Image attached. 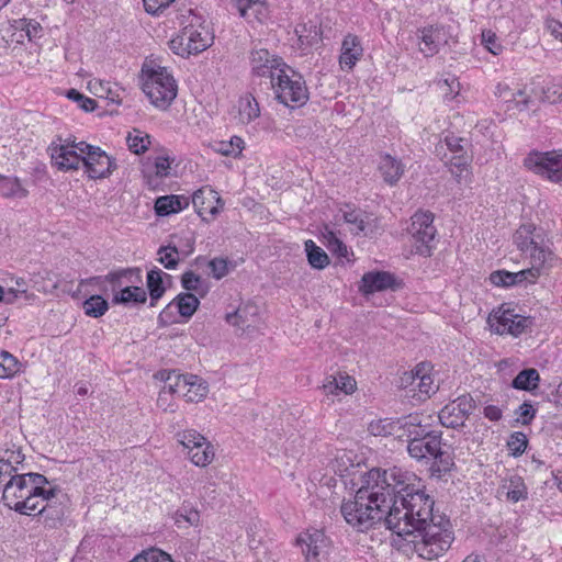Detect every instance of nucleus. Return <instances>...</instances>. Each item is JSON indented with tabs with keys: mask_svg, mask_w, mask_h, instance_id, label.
Masks as SVG:
<instances>
[{
	"mask_svg": "<svg viewBox=\"0 0 562 562\" xmlns=\"http://www.w3.org/2000/svg\"><path fill=\"white\" fill-rule=\"evenodd\" d=\"M435 501L426 493L422 480L413 472L393 467L372 469L362 477V485L352 499L340 506L346 522L358 531H367L384 521L400 537L435 520Z\"/></svg>",
	"mask_w": 562,
	"mask_h": 562,
	"instance_id": "f257e3e1",
	"label": "nucleus"
},
{
	"mask_svg": "<svg viewBox=\"0 0 562 562\" xmlns=\"http://www.w3.org/2000/svg\"><path fill=\"white\" fill-rule=\"evenodd\" d=\"M179 20L182 30L169 42V47L175 54L189 57L202 53L212 45L213 35L202 15L189 9Z\"/></svg>",
	"mask_w": 562,
	"mask_h": 562,
	"instance_id": "f03ea898",
	"label": "nucleus"
},
{
	"mask_svg": "<svg viewBox=\"0 0 562 562\" xmlns=\"http://www.w3.org/2000/svg\"><path fill=\"white\" fill-rule=\"evenodd\" d=\"M418 535H413L414 552L425 560H437L445 555L451 548L454 541V532L451 528L450 521L439 518L436 522L432 520L425 525V528L415 530Z\"/></svg>",
	"mask_w": 562,
	"mask_h": 562,
	"instance_id": "7ed1b4c3",
	"label": "nucleus"
},
{
	"mask_svg": "<svg viewBox=\"0 0 562 562\" xmlns=\"http://www.w3.org/2000/svg\"><path fill=\"white\" fill-rule=\"evenodd\" d=\"M522 258L538 266L550 267L554 259L546 231L532 223L520 225L513 236Z\"/></svg>",
	"mask_w": 562,
	"mask_h": 562,
	"instance_id": "20e7f679",
	"label": "nucleus"
},
{
	"mask_svg": "<svg viewBox=\"0 0 562 562\" xmlns=\"http://www.w3.org/2000/svg\"><path fill=\"white\" fill-rule=\"evenodd\" d=\"M142 89L150 102L158 109L166 110L177 97L178 86L167 68L144 64L142 67Z\"/></svg>",
	"mask_w": 562,
	"mask_h": 562,
	"instance_id": "39448f33",
	"label": "nucleus"
},
{
	"mask_svg": "<svg viewBox=\"0 0 562 562\" xmlns=\"http://www.w3.org/2000/svg\"><path fill=\"white\" fill-rule=\"evenodd\" d=\"M271 86L278 100L289 108L302 106L308 100L305 80L288 65L279 69L276 78L271 79Z\"/></svg>",
	"mask_w": 562,
	"mask_h": 562,
	"instance_id": "423d86ee",
	"label": "nucleus"
},
{
	"mask_svg": "<svg viewBox=\"0 0 562 562\" xmlns=\"http://www.w3.org/2000/svg\"><path fill=\"white\" fill-rule=\"evenodd\" d=\"M403 427H407L409 436H414L407 446L408 453L416 460H431L441 448V435L436 431H427L418 416L409 415L404 418Z\"/></svg>",
	"mask_w": 562,
	"mask_h": 562,
	"instance_id": "0eeeda50",
	"label": "nucleus"
},
{
	"mask_svg": "<svg viewBox=\"0 0 562 562\" xmlns=\"http://www.w3.org/2000/svg\"><path fill=\"white\" fill-rule=\"evenodd\" d=\"M79 142L76 138H63L56 136L47 147L53 167L59 171L78 170L81 165L82 154L78 150Z\"/></svg>",
	"mask_w": 562,
	"mask_h": 562,
	"instance_id": "6e6552de",
	"label": "nucleus"
},
{
	"mask_svg": "<svg viewBox=\"0 0 562 562\" xmlns=\"http://www.w3.org/2000/svg\"><path fill=\"white\" fill-rule=\"evenodd\" d=\"M487 323L491 329L498 335H512L518 337L525 333L531 325L530 317H526L515 313V310L506 307L505 305L494 310Z\"/></svg>",
	"mask_w": 562,
	"mask_h": 562,
	"instance_id": "1a4fd4ad",
	"label": "nucleus"
},
{
	"mask_svg": "<svg viewBox=\"0 0 562 562\" xmlns=\"http://www.w3.org/2000/svg\"><path fill=\"white\" fill-rule=\"evenodd\" d=\"M524 166L551 182L559 183L562 181V153L554 150L531 151L524 159Z\"/></svg>",
	"mask_w": 562,
	"mask_h": 562,
	"instance_id": "9d476101",
	"label": "nucleus"
},
{
	"mask_svg": "<svg viewBox=\"0 0 562 562\" xmlns=\"http://www.w3.org/2000/svg\"><path fill=\"white\" fill-rule=\"evenodd\" d=\"M78 150L82 154L81 165L91 179H102L116 168L114 160L100 147L79 142Z\"/></svg>",
	"mask_w": 562,
	"mask_h": 562,
	"instance_id": "9b49d317",
	"label": "nucleus"
},
{
	"mask_svg": "<svg viewBox=\"0 0 562 562\" xmlns=\"http://www.w3.org/2000/svg\"><path fill=\"white\" fill-rule=\"evenodd\" d=\"M434 215L430 212H417L412 216L408 232L415 241V250L422 256L431 255V241L436 236V228L432 225Z\"/></svg>",
	"mask_w": 562,
	"mask_h": 562,
	"instance_id": "f8f14e48",
	"label": "nucleus"
},
{
	"mask_svg": "<svg viewBox=\"0 0 562 562\" xmlns=\"http://www.w3.org/2000/svg\"><path fill=\"white\" fill-rule=\"evenodd\" d=\"M297 542L306 562H330L331 541L324 532L315 530L299 537Z\"/></svg>",
	"mask_w": 562,
	"mask_h": 562,
	"instance_id": "ddd939ff",
	"label": "nucleus"
},
{
	"mask_svg": "<svg viewBox=\"0 0 562 562\" xmlns=\"http://www.w3.org/2000/svg\"><path fill=\"white\" fill-rule=\"evenodd\" d=\"M474 409V401L470 395H461L447 404L439 412V420L443 427L458 428Z\"/></svg>",
	"mask_w": 562,
	"mask_h": 562,
	"instance_id": "4468645a",
	"label": "nucleus"
},
{
	"mask_svg": "<svg viewBox=\"0 0 562 562\" xmlns=\"http://www.w3.org/2000/svg\"><path fill=\"white\" fill-rule=\"evenodd\" d=\"M65 495L57 487H49L46 501L41 507L40 520L49 528H55L64 518L66 513Z\"/></svg>",
	"mask_w": 562,
	"mask_h": 562,
	"instance_id": "2eb2a0df",
	"label": "nucleus"
},
{
	"mask_svg": "<svg viewBox=\"0 0 562 562\" xmlns=\"http://www.w3.org/2000/svg\"><path fill=\"white\" fill-rule=\"evenodd\" d=\"M251 70L259 77L274 79L279 69L286 66L282 58L271 54L266 48H254L250 54Z\"/></svg>",
	"mask_w": 562,
	"mask_h": 562,
	"instance_id": "dca6fc26",
	"label": "nucleus"
},
{
	"mask_svg": "<svg viewBox=\"0 0 562 562\" xmlns=\"http://www.w3.org/2000/svg\"><path fill=\"white\" fill-rule=\"evenodd\" d=\"M418 49L424 56L431 57L436 55L440 47L447 44V34L441 26H427L417 31Z\"/></svg>",
	"mask_w": 562,
	"mask_h": 562,
	"instance_id": "f3484780",
	"label": "nucleus"
},
{
	"mask_svg": "<svg viewBox=\"0 0 562 562\" xmlns=\"http://www.w3.org/2000/svg\"><path fill=\"white\" fill-rule=\"evenodd\" d=\"M192 203L199 215L211 214L215 216L224 206L218 193L211 187H203L192 195Z\"/></svg>",
	"mask_w": 562,
	"mask_h": 562,
	"instance_id": "a211bd4d",
	"label": "nucleus"
},
{
	"mask_svg": "<svg viewBox=\"0 0 562 562\" xmlns=\"http://www.w3.org/2000/svg\"><path fill=\"white\" fill-rule=\"evenodd\" d=\"M342 217L345 222L351 225V232L355 234L362 233L366 236L374 234L378 229V221L366 212L357 209L344 211Z\"/></svg>",
	"mask_w": 562,
	"mask_h": 562,
	"instance_id": "6ab92c4d",
	"label": "nucleus"
},
{
	"mask_svg": "<svg viewBox=\"0 0 562 562\" xmlns=\"http://www.w3.org/2000/svg\"><path fill=\"white\" fill-rule=\"evenodd\" d=\"M395 285V278L392 273L386 271L367 272L361 278L359 290L368 295L374 292L385 291L393 289Z\"/></svg>",
	"mask_w": 562,
	"mask_h": 562,
	"instance_id": "aec40b11",
	"label": "nucleus"
},
{
	"mask_svg": "<svg viewBox=\"0 0 562 562\" xmlns=\"http://www.w3.org/2000/svg\"><path fill=\"white\" fill-rule=\"evenodd\" d=\"M259 308L254 303L239 305L234 312L225 315V321L241 330L254 327L257 323Z\"/></svg>",
	"mask_w": 562,
	"mask_h": 562,
	"instance_id": "412c9836",
	"label": "nucleus"
},
{
	"mask_svg": "<svg viewBox=\"0 0 562 562\" xmlns=\"http://www.w3.org/2000/svg\"><path fill=\"white\" fill-rule=\"evenodd\" d=\"M363 55V48L358 36L348 34L341 44L339 64L341 69L351 70Z\"/></svg>",
	"mask_w": 562,
	"mask_h": 562,
	"instance_id": "4be33fe9",
	"label": "nucleus"
},
{
	"mask_svg": "<svg viewBox=\"0 0 562 562\" xmlns=\"http://www.w3.org/2000/svg\"><path fill=\"white\" fill-rule=\"evenodd\" d=\"M30 492L26 484V477L20 474L15 477H10L2 487V499L4 505L10 509L15 510V504L20 503L21 499Z\"/></svg>",
	"mask_w": 562,
	"mask_h": 562,
	"instance_id": "5701e85b",
	"label": "nucleus"
},
{
	"mask_svg": "<svg viewBox=\"0 0 562 562\" xmlns=\"http://www.w3.org/2000/svg\"><path fill=\"white\" fill-rule=\"evenodd\" d=\"M411 381V385L414 390H418L419 400L427 398L437 391V386L434 385V381L430 375L424 372V369L419 366L416 367L415 371H412L409 375L402 379V383Z\"/></svg>",
	"mask_w": 562,
	"mask_h": 562,
	"instance_id": "b1692460",
	"label": "nucleus"
},
{
	"mask_svg": "<svg viewBox=\"0 0 562 562\" xmlns=\"http://www.w3.org/2000/svg\"><path fill=\"white\" fill-rule=\"evenodd\" d=\"M379 170L383 177V180L387 184L394 186L402 178L405 170V166L402 164L401 160L386 154L383 155L380 159Z\"/></svg>",
	"mask_w": 562,
	"mask_h": 562,
	"instance_id": "393cba45",
	"label": "nucleus"
},
{
	"mask_svg": "<svg viewBox=\"0 0 562 562\" xmlns=\"http://www.w3.org/2000/svg\"><path fill=\"white\" fill-rule=\"evenodd\" d=\"M189 205V199L182 195H164L155 202V212L159 216L178 213Z\"/></svg>",
	"mask_w": 562,
	"mask_h": 562,
	"instance_id": "a878e982",
	"label": "nucleus"
},
{
	"mask_svg": "<svg viewBox=\"0 0 562 562\" xmlns=\"http://www.w3.org/2000/svg\"><path fill=\"white\" fill-rule=\"evenodd\" d=\"M181 285L199 297H204L210 292V282L193 271H186L181 276Z\"/></svg>",
	"mask_w": 562,
	"mask_h": 562,
	"instance_id": "bb28decb",
	"label": "nucleus"
},
{
	"mask_svg": "<svg viewBox=\"0 0 562 562\" xmlns=\"http://www.w3.org/2000/svg\"><path fill=\"white\" fill-rule=\"evenodd\" d=\"M45 501L46 494L27 493L20 503L15 504V512L21 515L38 516Z\"/></svg>",
	"mask_w": 562,
	"mask_h": 562,
	"instance_id": "cd10ccee",
	"label": "nucleus"
},
{
	"mask_svg": "<svg viewBox=\"0 0 562 562\" xmlns=\"http://www.w3.org/2000/svg\"><path fill=\"white\" fill-rule=\"evenodd\" d=\"M237 108L238 120L243 124H248L260 115L259 104L251 94L240 97Z\"/></svg>",
	"mask_w": 562,
	"mask_h": 562,
	"instance_id": "c85d7f7f",
	"label": "nucleus"
},
{
	"mask_svg": "<svg viewBox=\"0 0 562 562\" xmlns=\"http://www.w3.org/2000/svg\"><path fill=\"white\" fill-rule=\"evenodd\" d=\"M506 493L507 499L517 503L527 498V486L519 475H512L508 480H505L501 486Z\"/></svg>",
	"mask_w": 562,
	"mask_h": 562,
	"instance_id": "c756f323",
	"label": "nucleus"
},
{
	"mask_svg": "<svg viewBox=\"0 0 562 562\" xmlns=\"http://www.w3.org/2000/svg\"><path fill=\"white\" fill-rule=\"evenodd\" d=\"M172 303L182 317L190 318L198 310L200 300L195 294L186 292L178 294Z\"/></svg>",
	"mask_w": 562,
	"mask_h": 562,
	"instance_id": "7c9ffc66",
	"label": "nucleus"
},
{
	"mask_svg": "<svg viewBox=\"0 0 562 562\" xmlns=\"http://www.w3.org/2000/svg\"><path fill=\"white\" fill-rule=\"evenodd\" d=\"M162 276H166V273L158 268H154L147 273L146 283L150 296V306H155L156 302L166 291L162 282Z\"/></svg>",
	"mask_w": 562,
	"mask_h": 562,
	"instance_id": "2f4dec72",
	"label": "nucleus"
},
{
	"mask_svg": "<svg viewBox=\"0 0 562 562\" xmlns=\"http://www.w3.org/2000/svg\"><path fill=\"white\" fill-rule=\"evenodd\" d=\"M89 89L90 91L98 98H102L108 100L111 103L120 104L121 103V97L120 91H124L121 88L113 89L110 86V82H104L101 80H94L89 82Z\"/></svg>",
	"mask_w": 562,
	"mask_h": 562,
	"instance_id": "473e14b6",
	"label": "nucleus"
},
{
	"mask_svg": "<svg viewBox=\"0 0 562 562\" xmlns=\"http://www.w3.org/2000/svg\"><path fill=\"white\" fill-rule=\"evenodd\" d=\"M431 460V474L438 477L451 471V469L454 465L452 453L448 449H443L442 447L439 449V452H437Z\"/></svg>",
	"mask_w": 562,
	"mask_h": 562,
	"instance_id": "72a5a7b5",
	"label": "nucleus"
},
{
	"mask_svg": "<svg viewBox=\"0 0 562 562\" xmlns=\"http://www.w3.org/2000/svg\"><path fill=\"white\" fill-rule=\"evenodd\" d=\"M540 381L539 372L533 369H525L520 371L512 382V386L516 390L533 391L538 387Z\"/></svg>",
	"mask_w": 562,
	"mask_h": 562,
	"instance_id": "f704fd0d",
	"label": "nucleus"
},
{
	"mask_svg": "<svg viewBox=\"0 0 562 562\" xmlns=\"http://www.w3.org/2000/svg\"><path fill=\"white\" fill-rule=\"evenodd\" d=\"M305 251L307 255L308 263L318 270L326 268L329 265L327 254L318 247L313 240L305 241Z\"/></svg>",
	"mask_w": 562,
	"mask_h": 562,
	"instance_id": "c9c22d12",
	"label": "nucleus"
},
{
	"mask_svg": "<svg viewBox=\"0 0 562 562\" xmlns=\"http://www.w3.org/2000/svg\"><path fill=\"white\" fill-rule=\"evenodd\" d=\"M147 300L146 291L140 286H125L114 295L113 302L116 304L145 303Z\"/></svg>",
	"mask_w": 562,
	"mask_h": 562,
	"instance_id": "e433bc0d",
	"label": "nucleus"
},
{
	"mask_svg": "<svg viewBox=\"0 0 562 562\" xmlns=\"http://www.w3.org/2000/svg\"><path fill=\"white\" fill-rule=\"evenodd\" d=\"M201 446L200 450L192 449L191 451H187V454L196 467H206L215 457L214 448L209 441Z\"/></svg>",
	"mask_w": 562,
	"mask_h": 562,
	"instance_id": "4c0bfd02",
	"label": "nucleus"
},
{
	"mask_svg": "<svg viewBox=\"0 0 562 562\" xmlns=\"http://www.w3.org/2000/svg\"><path fill=\"white\" fill-rule=\"evenodd\" d=\"M86 315L98 318L103 316L109 310V303L101 295H91L83 304Z\"/></svg>",
	"mask_w": 562,
	"mask_h": 562,
	"instance_id": "58836bf2",
	"label": "nucleus"
},
{
	"mask_svg": "<svg viewBox=\"0 0 562 562\" xmlns=\"http://www.w3.org/2000/svg\"><path fill=\"white\" fill-rule=\"evenodd\" d=\"M244 140L238 136H233L229 140H221L214 144V150L224 156L237 157L241 154Z\"/></svg>",
	"mask_w": 562,
	"mask_h": 562,
	"instance_id": "ea45409f",
	"label": "nucleus"
},
{
	"mask_svg": "<svg viewBox=\"0 0 562 562\" xmlns=\"http://www.w3.org/2000/svg\"><path fill=\"white\" fill-rule=\"evenodd\" d=\"M530 267L522 269L518 272H513L515 285L536 283L541 272L547 268L544 266H538L535 262H529Z\"/></svg>",
	"mask_w": 562,
	"mask_h": 562,
	"instance_id": "a19ab883",
	"label": "nucleus"
},
{
	"mask_svg": "<svg viewBox=\"0 0 562 562\" xmlns=\"http://www.w3.org/2000/svg\"><path fill=\"white\" fill-rule=\"evenodd\" d=\"M177 438L179 443H181L187 451H191L192 449L200 450L201 445L207 441L204 436L193 429L178 432Z\"/></svg>",
	"mask_w": 562,
	"mask_h": 562,
	"instance_id": "79ce46f5",
	"label": "nucleus"
},
{
	"mask_svg": "<svg viewBox=\"0 0 562 562\" xmlns=\"http://www.w3.org/2000/svg\"><path fill=\"white\" fill-rule=\"evenodd\" d=\"M471 160L472 156L469 155L468 151L451 155L449 158L450 171L459 182L461 181L463 171L468 170Z\"/></svg>",
	"mask_w": 562,
	"mask_h": 562,
	"instance_id": "37998d69",
	"label": "nucleus"
},
{
	"mask_svg": "<svg viewBox=\"0 0 562 562\" xmlns=\"http://www.w3.org/2000/svg\"><path fill=\"white\" fill-rule=\"evenodd\" d=\"M158 258L157 260L169 270H173L177 268L180 258L179 251L176 246H160L157 251Z\"/></svg>",
	"mask_w": 562,
	"mask_h": 562,
	"instance_id": "c03bdc74",
	"label": "nucleus"
},
{
	"mask_svg": "<svg viewBox=\"0 0 562 562\" xmlns=\"http://www.w3.org/2000/svg\"><path fill=\"white\" fill-rule=\"evenodd\" d=\"M155 378L164 382L162 390H167L170 395H175L184 375L176 371L162 370L157 372Z\"/></svg>",
	"mask_w": 562,
	"mask_h": 562,
	"instance_id": "a18cd8bd",
	"label": "nucleus"
},
{
	"mask_svg": "<svg viewBox=\"0 0 562 562\" xmlns=\"http://www.w3.org/2000/svg\"><path fill=\"white\" fill-rule=\"evenodd\" d=\"M207 268L210 269V273L214 279L221 280L227 276L232 269L235 268V265L227 258L215 257L207 262Z\"/></svg>",
	"mask_w": 562,
	"mask_h": 562,
	"instance_id": "49530a36",
	"label": "nucleus"
},
{
	"mask_svg": "<svg viewBox=\"0 0 562 562\" xmlns=\"http://www.w3.org/2000/svg\"><path fill=\"white\" fill-rule=\"evenodd\" d=\"M130 562H173V560L165 551L149 548L136 554Z\"/></svg>",
	"mask_w": 562,
	"mask_h": 562,
	"instance_id": "de8ad7c7",
	"label": "nucleus"
},
{
	"mask_svg": "<svg viewBox=\"0 0 562 562\" xmlns=\"http://www.w3.org/2000/svg\"><path fill=\"white\" fill-rule=\"evenodd\" d=\"M207 392L209 389L205 382L195 375V379H192L189 389L184 393V398L191 403L200 402L207 395Z\"/></svg>",
	"mask_w": 562,
	"mask_h": 562,
	"instance_id": "09e8293b",
	"label": "nucleus"
},
{
	"mask_svg": "<svg viewBox=\"0 0 562 562\" xmlns=\"http://www.w3.org/2000/svg\"><path fill=\"white\" fill-rule=\"evenodd\" d=\"M397 423L389 419H379L371 422L368 426V430L373 436H390L393 435Z\"/></svg>",
	"mask_w": 562,
	"mask_h": 562,
	"instance_id": "8fccbe9b",
	"label": "nucleus"
},
{
	"mask_svg": "<svg viewBox=\"0 0 562 562\" xmlns=\"http://www.w3.org/2000/svg\"><path fill=\"white\" fill-rule=\"evenodd\" d=\"M135 132H136V134H134V135L128 134L126 142H127L130 150L133 151L134 154L138 155V154L145 153L147 150L150 142H149L148 135H142V133L139 131H135Z\"/></svg>",
	"mask_w": 562,
	"mask_h": 562,
	"instance_id": "3c124183",
	"label": "nucleus"
},
{
	"mask_svg": "<svg viewBox=\"0 0 562 562\" xmlns=\"http://www.w3.org/2000/svg\"><path fill=\"white\" fill-rule=\"evenodd\" d=\"M20 475L26 477V484L32 493L47 494L48 488H46L45 485L48 484V481L46 476L33 472Z\"/></svg>",
	"mask_w": 562,
	"mask_h": 562,
	"instance_id": "603ef678",
	"label": "nucleus"
},
{
	"mask_svg": "<svg viewBox=\"0 0 562 562\" xmlns=\"http://www.w3.org/2000/svg\"><path fill=\"white\" fill-rule=\"evenodd\" d=\"M527 445V436L520 431L512 434L507 441V447L515 457L521 456L525 452Z\"/></svg>",
	"mask_w": 562,
	"mask_h": 562,
	"instance_id": "864d4df0",
	"label": "nucleus"
},
{
	"mask_svg": "<svg viewBox=\"0 0 562 562\" xmlns=\"http://www.w3.org/2000/svg\"><path fill=\"white\" fill-rule=\"evenodd\" d=\"M536 413L537 411L529 402H524L515 411L516 422L524 426L530 425L536 417Z\"/></svg>",
	"mask_w": 562,
	"mask_h": 562,
	"instance_id": "5fc2aeb1",
	"label": "nucleus"
},
{
	"mask_svg": "<svg viewBox=\"0 0 562 562\" xmlns=\"http://www.w3.org/2000/svg\"><path fill=\"white\" fill-rule=\"evenodd\" d=\"M324 237L327 239V247L333 254L342 258L347 257V246L333 232H327Z\"/></svg>",
	"mask_w": 562,
	"mask_h": 562,
	"instance_id": "6e6d98bb",
	"label": "nucleus"
},
{
	"mask_svg": "<svg viewBox=\"0 0 562 562\" xmlns=\"http://www.w3.org/2000/svg\"><path fill=\"white\" fill-rule=\"evenodd\" d=\"M482 44L493 55L501 54V52L503 49L502 44L497 40V36L495 35V33H493L491 31L482 32Z\"/></svg>",
	"mask_w": 562,
	"mask_h": 562,
	"instance_id": "4d7b16f0",
	"label": "nucleus"
},
{
	"mask_svg": "<svg viewBox=\"0 0 562 562\" xmlns=\"http://www.w3.org/2000/svg\"><path fill=\"white\" fill-rule=\"evenodd\" d=\"M490 280L497 286H513L515 285L513 272L506 270H497L491 273Z\"/></svg>",
	"mask_w": 562,
	"mask_h": 562,
	"instance_id": "13d9d810",
	"label": "nucleus"
},
{
	"mask_svg": "<svg viewBox=\"0 0 562 562\" xmlns=\"http://www.w3.org/2000/svg\"><path fill=\"white\" fill-rule=\"evenodd\" d=\"M542 101L549 102L551 104L558 103L562 101V86L559 85H549L542 89Z\"/></svg>",
	"mask_w": 562,
	"mask_h": 562,
	"instance_id": "bf43d9fd",
	"label": "nucleus"
},
{
	"mask_svg": "<svg viewBox=\"0 0 562 562\" xmlns=\"http://www.w3.org/2000/svg\"><path fill=\"white\" fill-rule=\"evenodd\" d=\"M445 144H446L447 148L449 149V151L451 153V155L467 151V149H465L467 140L464 138L457 137L454 135H447L445 137Z\"/></svg>",
	"mask_w": 562,
	"mask_h": 562,
	"instance_id": "052dcab7",
	"label": "nucleus"
},
{
	"mask_svg": "<svg viewBox=\"0 0 562 562\" xmlns=\"http://www.w3.org/2000/svg\"><path fill=\"white\" fill-rule=\"evenodd\" d=\"M0 361L2 362L3 367L7 368L8 372H10L13 376L20 372L21 363L19 360L11 355L8 351H1L0 352Z\"/></svg>",
	"mask_w": 562,
	"mask_h": 562,
	"instance_id": "680f3d73",
	"label": "nucleus"
},
{
	"mask_svg": "<svg viewBox=\"0 0 562 562\" xmlns=\"http://www.w3.org/2000/svg\"><path fill=\"white\" fill-rule=\"evenodd\" d=\"M338 390L345 394H351L356 390V381L347 374H338L335 376Z\"/></svg>",
	"mask_w": 562,
	"mask_h": 562,
	"instance_id": "e2e57ef3",
	"label": "nucleus"
},
{
	"mask_svg": "<svg viewBox=\"0 0 562 562\" xmlns=\"http://www.w3.org/2000/svg\"><path fill=\"white\" fill-rule=\"evenodd\" d=\"M199 518H200L199 512L195 509H192V508L187 509L183 507L180 510H178L176 514V522L177 524L181 522V519H183L184 521H187L188 524L193 526L199 521Z\"/></svg>",
	"mask_w": 562,
	"mask_h": 562,
	"instance_id": "0e129e2a",
	"label": "nucleus"
},
{
	"mask_svg": "<svg viewBox=\"0 0 562 562\" xmlns=\"http://www.w3.org/2000/svg\"><path fill=\"white\" fill-rule=\"evenodd\" d=\"M21 24L22 30L26 32V35L30 40L41 36L42 26L38 22L24 19L21 21Z\"/></svg>",
	"mask_w": 562,
	"mask_h": 562,
	"instance_id": "69168bd1",
	"label": "nucleus"
},
{
	"mask_svg": "<svg viewBox=\"0 0 562 562\" xmlns=\"http://www.w3.org/2000/svg\"><path fill=\"white\" fill-rule=\"evenodd\" d=\"M132 274H136L137 278L140 277V270L138 268H135V269H122V270H119V271H114V272H110L105 279L112 283V284H116L120 282V280L122 278H126L128 276H132Z\"/></svg>",
	"mask_w": 562,
	"mask_h": 562,
	"instance_id": "338daca9",
	"label": "nucleus"
},
{
	"mask_svg": "<svg viewBox=\"0 0 562 562\" xmlns=\"http://www.w3.org/2000/svg\"><path fill=\"white\" fill-rule=\"evenodd\" d=\"M155 175L158 178H165L169 175L170 160L168 157L159 156L155 159L154 164Z\"/></svg>",
	"mask_w": 562,
	"mask_h": 562,
	"instance_id": "774afa93",
	"label": "nucleus"
}]
</instances>
